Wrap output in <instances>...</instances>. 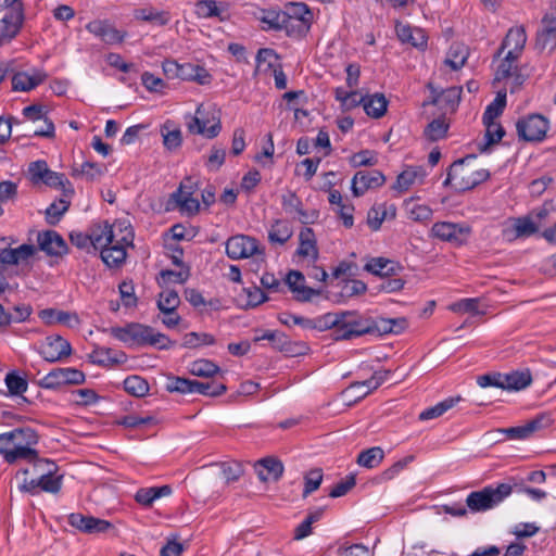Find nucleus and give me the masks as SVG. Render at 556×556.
Here are the masks:
<instances>
[{
	"instance_id": "nucleus-1",
	"label": "nucleus",
	"mask_w": 556,
	"mask_h": 556,
	"mask_svg": "<svg viewBox=\"0 0 556 556\" xmlns=\"http://www.w3.org/2000/svg\"><path fill=\"white\" fill-rule=\"evenodd\" d=\"M110 334L128 345L157 346L160 350L170 349L176 344L166 334L155 332L150 326L139 323H128L124 327H111Z\"/></svg>"
},
{
	"instance_id": "nucleus-2",
	"label": "nucleus",
	"mask_w": 556,
	"mask_h": 556,
	"mask_svg": "<svg viewBox=\"0 0 556 556\" xmlns=\"http://www.w3.org/2000/svg\"><path fill=\"white\" fill-rule=\"evenodd\" d=\"M476 160L475 154H469L455 161L447 170L444 186H452L456 191L471 190L490 177L486 169H477L471 162Z\"/></svg>"
},
{
	"instance_id": "nucleus-3",
	"label": "nucleus",
	"mask_w": 556,
	"mask_h": 556,
	"mask_svg": "<svg viewBox=\"0 0 556 556\" xmlns=\"http://www.w3.org/2000/svg\"><path fill=\"white\" fill-rule=\"evenodd\" d=\"M364 334H377L376 319L365 317L356 311L339 312V326L332 339L351 340Z\"/></svg>"
},
{
	"instance_id": "nucleus-4",
	"label": "nucleus",
	"mask_w": 556,
	"mask_h": 556,
	"mask_svg": "<svg viewBox=\"0 0 556 556\" xmlns=\"http://www.w3.org/2000/svg\"><path fill=\"white\" fill-rule=\"evenodd\" d=\"M511 492L513 486L508 483H501L496 488L485 486L468 494L466 504L471 511H485L498 505Z\"/></svg>"
},
{
	"instance_id": "nucleus-5",
	"label": "nucleus",
	"mask_w": 556,
	"mask_h": 556,
	"mask_svg": "<svg viewBox=\"0 0 556 556\" xmlns=\"http://www.w3.org/2000/svg\"><path fill=\"white\" fill-rule=\"evenodd\" d=\"M93 240L99 249H106L111 245L127 247L132 243L134 233L127 227L123 228L122 224L110 225L105 222L103 225L93 227Z\"/></svg>"
},
{
	"instance_id": "nucleus-6",
	"label": "nucleus",
	"mask_w": 556,
	"mask_h": 556,
	"mask_svg": "<svg viewBox=\"0 0 556 556\" xmlns=\"http://www.w3.org/2000/svg\"><path fill=\"white\" fill-rule=\"evenodd\" d=\"M190 121L187 124L191 134L202 135L208 139L217 137L222 130L220 118L215 112L210 113L203 104L197 108L194 116L188 115Z\"/></svg>"
},
{
	"instance_id": "nucleus-7",
	"label": "nucleus",
	"mask_w": 556,
	"mask_h": 556,
	"mask_svg": "<svg viewBox=\"0 0 556 556\" xmlns=\"http://www.w3.org/2000/svg\"><path fill=\"white\" fill-rule=\"evenodd\" d=\"M549 121L541 114H529L516 123L517 135L527 142H541L545 139Z\"/></svg>"
},
{
	"instance_id": "nucleus-8",
	"label": "nucleus",
	"mask_w": 556,
	"mask_h": 556,
	"mask_svg": "<svg viewBox=\"0 0 556 556\" xmlns=\"http://www.w3.org/2000/svg\"><path fill=\"white\" fill-rule=\"evenodd\" d=\"M10 439L12 441V450H25V455L16 456V462L25 460L30 464L39 459V453L35 446L39 442V435L36 430L30 427H21L10 431Z\"/></svg>"
},
{
	"instance_id": "nucleus-9",
	"label": "nucleus",
	"mask_w": 556,
	"mask_h": 556,
	"mask_svg": "<svg viewBox=\"0 0 556 556\" xmlns=\"http://www.w3.org/2000/svg\"><path fill=\"white\" fill-rule=\"evenodd\" d=\"M431 233L441 241L462 247L468 242L472 228L465 223L438 222L433 224Z\"/></svg>"
},
{
	"instance_id": "nucleus-10",
	"label": "nucleus",
	"mask_w": 556,
	"mask_h": 556,
	"mask_svg": "<svg viewBox=\"0 0 556 556\" xmlns=\"http://www.w3.org/2000/svg\"><path fill=\"white\" fill-rule=\"evenodd\" d=\"M85 379V374L76 368H54L39 380V386L53 390L67 384H81Z\"/></svg>"
},
{
	"instance_id": "nucleus-11",
	"label": "nucleus",
	"mask_w": 556,
	"mask_h": 556,
	"mask_svg": "<svg viewBox=\"0 0 556 556\" xmlns=\"http://www.w3.org/2000/svg\"><path fill=\"white\" fill-rule=\"evenodd\" d=\"M226 254L231 260L249 258L255 254H262L258 241L247 235H236L225 242Z\"/></svg>"
},
{
	"instance_id": "nucleus-12",
	"label": "nucleus",
	"mask_w": 556,
	"mask_h": 556,
	"mask_svg": "<svg viewBox=\"0 0 556 556\" xmlns=\"http://www.w3.org/2000/svg\"><path fill=\"white\" fill-rule=\"evenodd\" d=\"M34 469L39 473L37 484L40 489L49 493H58L62 486V476H54L58 467L54 462L47 458H39L33 463Z\"/></svg>"
},
{
	"instance_id": "nucleus-13",
	"label": "nucleus",
	"mask_w": 556,
	"mask_h": 556,
	"mask_svg": "<svg viewBox=\"0 0 556 556\" xmlns=\"http://www.w3.org/2000/svg\"><path fill=\"white\" fill-rule=\"evenodd\" d=\"M553 422L549 413H542L529 420L526 425L497 429V432L506 434L510 440H523L531 437L535 431L548 427Z\"/></svg>"
},
{
	"instance_id": "nucleus-14",
	"label": "nucleus",
	"mask_w": 556,
	"mask_h": 556,
	"mask_svg": "<svg viewBox=\"0 0 556 556\" xmlns=\"http://www.w3.org/2000/svg\"><path fill=\"white\" fill-rule=\"evenodd\" d=\"M23 115L31 122L43 121L45 128H36L29 130L26 136L28 137H45L53 138L55 135V128L53 122L47 116L46 106L42 104H31L23 109Z\"/></svg>"
},
{
	"instance_id": "nucleus-15",
	"label": "nucleus",
	"mask_w": 556,
	"mask_h": 556,
	"mask_svg": "<svg viewBox=\"0 0 556 556\" xmlns=\"http://www.w3.org/2000/svg\"><path fill=\"white\" fill-rule=\"evenodd\" d=\"M386 182V176L378 169L358 170L352 178V192L354 197H361L370 189L381 187Z\"/></svg>"
},
{
	"instance_id": "nucleus-16",
	"label": "nucleus",
	"mask_w": 556,
	"mask_h": 556,
	"mask_svg": "<svg viewBox=\"0 0 556 556\" xmlns=\"http://www.w3.org/2000/svg\"><path fill=\"white\" fill-rule=\"evenodd\" d=\"M285 282L294 294V300L301 303L309 302L314 296L321 293V290L306 286L305 277L299 270H290L286 276Z\"/></svg>"
},
{
	"instance_id": "nucleus-17",
	"label": "nucleus",
	"mask_w": 556,
	"mask_h": 556,
	"mask_svg": "<svg viewBox=\"0 0 556 556\" xmlns=\"http://www.w3.org/2000/svg\"><path fill=\"white\" fill-rule=\"evenodd\" d=\"M86 29L105 45L122 43L127 35L126 31L116 29L106 20H93L86 25Z\"/></svg>"
},
{
	"instance_id": "nucleus-18",
	"label": "nucleus",
	"mask_w": 556,
	"mask_h": 556,
	"mask_svg": "<svg viewBox=\"0 0 556 556\" xmlns=\"http://www.w3.org/2000/svg\"><path fill=\"white\" fill-rule=\"evenodd\" d=\"M24 22V13L15 10L0 14V43L10 42L20 33Z\"/></svg>"
},
{
	"instance_id": "nucleus-19",
	"label": "nucleus",
	"mask_w": 556,
	"mask_h": 556,
	"mask_svg": "<svg viewBox=\"0 0 556 556\" xmlns=\"http://www.w3.org/2000/svg\"><path fill=\"white\" fill-rule=\"evenodd\" d=\"M68 523L85 533H103L111 529V522L92 516L74 513L68 516Z\"/></svg>"
},
{
	"instance_id": "nucleus-20",
	"label": "nucleus",
	"mask_w": 556,
	"mask_h": 556,
	"mask_svg": "<svg viewBox=\"0 0 556 556\" xmlns=\"http://www.w3.org/2000/svg\"><path fill=\"white\" fill-rule=\"evenodd\" d=\"M527 42V34L523 26L510 28L502 41L496 56H500L506 49L509 56H520Z\"/></svg>"
},
{
	"instance_id": "nucleus-21",
	"label": "nucleus",
	"mask_w": 556,
	"mask_h": 556,
	"mask_svg": "<svg viewBox=\"0 0 556 556\" xmlns=\"http://www.w3.org/2000/svg\"><path fill=\"white\" fill-rule=\"evenodd\" d=\"M72 353L71 344L61 336H50L46 339L41 355L49 363H55Z\"/></svg>"
},
{
	"instance_id": "nucleus-22",
	"label": "nucleus",
	"mask_w": 556,
	"mask_h": 556,
	"mask_svg": "<svg viewBox=\"0 0 556 556\" xmlns=\"http://www.w3.org/2000/svg\"><path fill=\"white\" fill-rule=\"evenodd\" d=\"M39 249L50 256H62L68 248L64 239L55 230H46L38 235Z\"/></svg>"
},
{
	"instance_id": "nucleus-23",
	"label": "nucleus",
	"mask_w": 556,
	"mask_h": 556,
	"mask_svg": "<svg viewBox=\"0 0 556 556\" xmlns=\"http://www.w3.org/2000/svg\"><path fill=\"white\" fill-rule=\"evenodd\" d=\"M36 253L33 244H22L18 248H4L0 250V267L5 270L8 266L26 262Z\"/></svg>"
},
{
	"instance_id": "nucleus-24",
	"label": "nucleus",
	"mask_w": 556,
	"mask_h": 556,
	"mask_svg": "<svg viewBox=\"0 0 556 556\" xmlns=\"http://www.w3.org/2000/svg\"><path fill=\"white\" fill-rule=\"evenodd\" d=\"M46 79L47 74L42 71L34 70L31 74L17 72L12 76V89L27 92L41 85Z\"/></svg>"
},
{
	"instance_id": "nucleus-25",
	"label": "nucleus",
	"mask_w": 556,
	"mask_h": 556,
	"mask_svg": "<svg viewBox=\"0 0 556 556\" xmlns=\"http://www.w3.org/2000/svg\"><path fill=\"white\" fill-rule=\"evenodd\" d=\"M538 231V226L528 216L514 218L513 223L503 229V237L513 241L521 237H530Z\"/></svg>"
},
{
	"instance_id": "nucleus-26",
	"label": "nucleus",
	"mask_w": 556,
	"mask_h": 556,
	"mask_svg": "<svg viewBox=\"0 0 556 556\" xmlns=\"http://www.w3.org/2000/svg\"><path fill=\"white\" fill-rule=\"evenodd\" d=\"M395 30L402 42L409 43L419 49L427 47L428 37L424 29L399 23L395 26Z\"/></svg>"
},
{
	"instance_id": "nucleus-27",
	"label": "nucleus",
	"mask_w": 556,
	"mask_h": 556,
	"mask_svg": "<svg viewBox=\"0 0 556 556\" xmlns=\"http://www.w3.org/2000/svg\"><path fill=\"white\" fill-rule=\"evenodd\" d=\"M89 357L93 364L105 367L124 364L127 361V355L123 351L110 348H97Z\"/></svg>"
},
{
	"instance_id": "nucleus-28",
	"label": "nucleus",
	"mask_w": 556,
	"mask_h": 556,
	"mask_svg": "<svg viewBox=\"0 0 556 556\" xmlns=\"http://www.w3.org/2000/svg\"><path fill=\"white\" fill-rule=\"evenodd\" d=\"M255 469L261 481H268L269 479L278 481L283 473V465L280 460L274 457H265L260 459Z\"/></svg>"
},
{
	"instance_id": "nucleus-29",
	"label": "nucleus",
	"mask_w": 556,
	"mask_h": 556,
	"mask_svg": "<svg viewBox=\"0 0 556 556\" xmlns=\"http://www.w3.org/2000/svg\"><path fill=\"white\" fill-rule=\"evenodd\" d=\"M428 88L432 94L431 100L428 102L430 104H444L445 108L454 111L460 101L462 87H451L441 92H438L432 84H428Z\"/></svg>"
},
{
	"instance_id": "nucleus-30",
	"label": "nucleus",
	"mask_w": 556,
	"mask_h": 556,
	"mask_svg": "<svg viewBox=\"0 0 556 556\" xmlns=\"http://www.w3.org/2000/svg\"><path fill=\"white\" fill-rule=\"evenodd\" d=\"M402 269L397 262L384 257H374L365 265V270L380 277L395 276Z\"/></svg>"
},
{
	"instance_id": "nucleus-31",
	"label": "nucleus",
	"mask_w": 556,
	"mask_h": 556,
	"mask_svg": "<svg viewBox=\"0 0 556 556\" xmlns=\"http://www.w3.org/2000/svg\"><path fill=\"white\" fill-rule=\"evenodd\" d=\"M39 317L48 325L63 324L68 327L79 324L78 316L75 313L58 311L54 308H46L39 313Z\"/></svg>"
},
{
	"instance_id": "nucleus-32",
	"label": "nucleus",
	"mask_w": 556,
	"mask_h": 556,
	"mask_svg": "<svg viewBox=\"0 0 556 556\" xmlns=\"http://www.w3.org/2000/svg\"><path fill=\"white\" fill-rule=\"evenodd\" d=\"M426 176V172L422 167H408L403 170L396 178L393 189L400 192L407 191L416 180L422 181Z\"/></svg>"
},
{
	"instance_id": "nucleus-33",
	"label": "nucleus",
	"mask_w": 556,
	"mask_h": 556,
	"mask_svg": "<svg viewBox=\"0 0 556 556\" xmlns=\"http://www.w3.org/2000/svg\"><path fill=\"white\" fill-rule=\"evenodd\" d=\"M170 494L172 488L169 485L141 488L137 491L135 500L140 505L148 507L151 506L155 500Z\"/></svg>"
},
{
	"instance_id": "nucleus-34",
	"label": "nucleus",
	"mask_w": 556,
	"mask_h": 556,
	"mask_svg": "<svg viewBox=\"0 0 556 556\" xmlns=\"http://www.w3.org/2000/svg\"><path fill=\"white\" fill-rule=\"evenodd\" d=\"M299 241L298 254L304 257L312 256L314 260H317L318 249L314 230L309 227L303 228L300 231Z\"/></svg>"
},
{
	"instance_id": "nucleus-35",
	"label": "nucleus",
	"mask_w": 556,
	"mask_h": 556,
	"mask_svg": "<svg viewBox=\"0 0 556 556\" xmlns=\"http://www.w3.org/2000/svg\"><path fill=\"white\" fill-rule=\"evenodd\" d=\"M483 124L485 126L484 142L478 144L481 153L486 152L490 146L500 142L505 135V129L500 123L483 121Z\"/></svg>"
},
{
	"instance_id": "nucleus-36",
	"label": "nucleus",
	"mask_w": 556,
	"mask_h": 556,
	"mask_svg": "<svg viewBox=\"0 0 556 556\" xmlns=\"http://www.w3.org/2000/svg\"><path fill=\"white\" fill-rule=\"evenodd\" d=\"M469 56V48L459 42H454L448 51L444 63L450 66L453 71L462 68Z\"/></svg>"
},
{
	"instance_id": "nucleus-37",
	"label": "nucleus",
	"mask_w": 556,
	"mask_h": 556,
	"mask_svg": "<svg viewBox=\"0 0 556 556\" xmlns=\"http://www.w3.org/2000/svg\"><path fill=\"white\" fill-rule=\"evenodd\" d=\"M531 382L532 376L529 369L504 374L503 390L519 391L529 387Z\"/></svg>"
},
{
	"instance_id": "nucleus-38",
	"label": "nucleus",
	"mask_w": 556,
	"mask_h": 556,
	"mask_svg": "<svg viewBox=\"0 0 556 556\" xmlns=\"http://www.w3.org/2000/svg\"><path fill=\"white\" fill-rule=\"evenodd\" d=\"M408 326L407 319L404 317L400 318H377L376 330L378 336L388 333H401Z\"/></svg>"
},
{
	"instance_id": "nucleus-39",
	"label": "nucleus",
	"mask_w": 556,
	"mask_h": 556,
	"mask_svg": "<svg viewBox=\"0 0 556 556\" xmlns=\"http://www.w3.org/2000/svg\"><path fill=\"white\" fill-rule=\"evenodd\" d=\"M388 108V100L382 93H375L372 96H366L364 102V111L367 115L374 118H380L384 115Z\"/></svg>"
},
{
	"instance_id": "nucleus-40",
	"label": "nucleus",
	"mask_w": 556,
	"mask_h": 556,
	"mask_svg": "<svg viewBox=\"0 0 556 556\" xmlns=\"http://www.w3.org/2000/svg\"><path fill=\"white\" fill-rule=\"evenodd\" d=\"M460 400V396L445 399L442 402L435 404L434 406L424 409L419 414L418 418L421 421L438 418L445 414L448 409L453 408Z\"/></svg>"
},
{
	"instance_id": "nucleus-41",
	"label": "nucleus",
	"mask_w": 556,
	"mask_h": 556,
	"mask_svg": "<svg viewBox=\"0 0 556 556\" xmlns=\"http://www.w3.org/2000/svg\"><path fill=\"white\" fill-rule=\"evenodd\" d=\"M136 20L156 23L160 26L167 25L170 21V14L167 11H156L153 8H141L135 10Z\"/></svg>"
},
{
	"instance_id": "nucleus-42",
	"label": "nucleus",
	"mask_w": 556,
	"mask_h": 556,
	"mask_svg": "<svg viewBox=\"0 0 556 556\" xmlns=\"http://www.w3.org/2000/svg\"><path fill=\"white\" fill-rule=\"evenodd\" d=\"M99 250L102 261L111 268L121 266L126 260V247L111 245Z\"/></svg>"
},
{
	"instance_id": "nucleus-43",
	"label": "nucleus",
	"mask_w": 556,
	"mask_h": 556,
	"mask_svg": "<svg viewBox=\"0 0 556 556\" xmlns=\"http://www.w3.org/2000/svg\"><path fill=\"white\" fill-rule=\"evenodd\" d=\"M534 49L539 53L551 55L556 50V33L538 29L535 34Z\"/></svg>"
},
{
	"instance_id": "nucleus-44",
	"label": "nucleus",
	"mask_w": 556,
	"mask_h": 556,
	"mask_svg": "<svg viewBox=\"0 0 556 556\" xmlns=\"http://www.w3.org/2000/svg\"><path fill=\"white\" fill-rule=\"evenodd\" d=\"M70 198H63L59 199L58 201L51 203L45 214H46V222L51 225L55 226L61 220L62 216L68 211L71 202L68 200Z\"/></svg>"
},
{
	"instance_id": "nucleus-45",
	"label": "nucleus",
	"mask_w": 556,
	"mask_h": 556,
	"mask_svg": "<svg viewBox=\"0 0 556 556\" xmlns=\"http://www.w3.org/2000/svg\"><path fill=\"white\" fill-rule=\"evenodd\" d=\"M384 458V452L380 446H374L362 451L356 463L365 468L371 469L381 464Z\"/></svg>"
},
{
	"instance_id": "nucleus-46",
	"label": "nucleus",
	"mask_w": 556,
	"mask_h": 556,
	"mask_svg": "<svg viewBox=\"0 0 556 556\" xmlns=\"http://www.w3.org/2000/svg\"><path fill=\"white\" fill-rule=\"evenodd\" d=\"M42 182L49 187L61 188L65 198H71L74 194V189L64 174L49 169Z\"/></svg>"
},
{
	"instance_id": "nucleus-47",
	"label": "nucleus",
	"mask_w": 556,
	"mask_h": 556,
	"mask_svg": "<svg viewBox=\"0 0 556 556\" xmlns=\"http://www.w3.org/2000/svg\"><path fill=\"white\" fill-rule=\"evenodd\" d=\"M339 326V312L326 313L316 318H309V325L307 329H314L318 331H326L332 329L336 332Z\"/></svg>"
},
{
	"instance_id": "nucleus-48",
	"label": "nucleus",
	"mask_w": 556,
	"mask_h": 556,
	"mask_svg": "<svg viewBox=\"0 0 556 556\" xmlns=\"http://www.w3.org/2000/svg\"><path fill=\"white\" fill-rule=\"evenodd\" d=\"M292 237V230L286 220L277 219L268 231L270 243L285 244Z\"/></svg>"
},
{
	"instance_id": "nucleus-49",
	"label": "nucleus",
	"mask_w": 556,
	"mask_h": 556,
	"mask_svg": "<svg viewBox=\"0 0 556 556\" xmlns=\"http://www.w3.org/2000/svg\"><path fill=\"white\" fill-rule=\"evenodd\" d=\"M448 127L445 117L441 116L434 118L427 125L424 135L430 141H438L446 136Z\"/></svg>"
},
{
	"instance_id": "nucleus-50",
	"label": "nucleus",
	"mask_w": 556,
	"mask_h": 556,
	"mask_svg": "<svg viewBox=\"0 0 556 556\" xmlns=\"http://www.w3.org/2000/svg\"><path fill=\"white\" fill-rule=\"evenodd\" d=\"M174 124L167 121L161 129L163 143L168 150H175L181 144V131L179 128L173 127Z\"/></svg>"
},
{
	"instance_id": "nucleus-51",
	"label": "nucleus",
	"mask_w": 556,
	"mask_h": 556,
	"mask_svg": "<svg viewBox=\"0 0 556 556\" xmlns=\"http://www.w3.org/2000/svg\"><path fill=\"white\" fill-rule=\"evenodd\" d=\"M215 343L214 336L206 332H189L184 336L182 346L188 349H197L202 345H212Z\"/></svg>"
},
{
	"instance_id": "nucleus-52",
	"label": "nucleus",
	"mask_w": 556,
	"mask_h": 556,
	"mask_svg": "<svg viewBox=\"0 0 556 556\" xmlns=\"http://www.w3.org/2000/svg\"><path fill=\"white\" fill-rule=\"evenodd\" d=\"M12 441L10 439V431L0 434V454L8 464H15L16 456L25 455L27 451L18 448L12 450Z\"/></svg>"
},
{
	"instance_id": "nucleus-53",
	"label": "nucleus",
	"mask_w": 556,
	"mask_h": 556,
	"mask_svg": "<svg viewBox=\"0 0 556 556\" xmlns=\"http://www.w3.org/2000/svg\"><path fill=\"white\" fill-rule=\"evenodd\" d=\"M124 389L127 393L141 397L149 392V383L139 376H129L124 380Z\"/></svg>"
},
{
	"instance_id": "nucleus-54",
	"label": "nucleus",
	"mask_w": 556,
	"mask_h": 556,
	"mask_svg": "<svg viewBox=\"0 0 556 556\" xmlns=\"http://www.w3.org/2000/svg\"><path fill=\"white\" fill-rule=\"evenodd\" d=\"M260 340H268L271 342L274 349L280 352H291V343L288 340V337L279 331H265L261 337H256L255 341Z\"/></svg>"
},
{
	"instance_id": "nucleus-55",
	"label": "nucleus",
	"mask_w": 556,
	"mask_h": 556,
	"mask_svg": "<svg viewBox=\"0 0 556 556\" xmlns=\"http://www.w3.org/2000/svg\"><path fill=\"white\" fill-rule=\"evenodd\" d=\"M180 300L177 291L175 290H165L160 293V298L157 301V307L164 314H173L177 306L179 305Z\"/></svg>"
},
{
	"instance_id": "nucleus-56",
	"label": "nucleus",
	"mask_w": 556,
	"mask_h": 556,
	"mask_svg": "<svg viewBox=\"0 0 556 556\" xmlns=\"http://www.w3.org/2000/svg\"><path fill=\"white\" fill-rule=\"evenodd\" d=\"M260 20L262 23L267 25L264 29L281 30V25L288 20V13L283 11L267 10L264 11V14Z\"/></svg>"
},
{
	"instance_id": "nucleus-57",
	"label": "nucleus",
	"mask_w": 556,
	"mask_h": 556,
	"mask_svg": "<svg viewBox=\"0 0 556 556\" xmlns=\"http://www.w3.org/2000/svg\"><path fill=\"white\" fill-rule=\"evenodd\" d=\"M190 374L198 377H213L219 371V367L211 361H194L189 369Z\"/></svg>"
},
{
	"instance_id": "nucleus-58",
	"label": "nucleus",
	"mask_w": 556,
	"mask_h": 556,
	"mask_svg": "<svg viewBox=\"0 0 556 556\" xmlns=\"http://www.w3.org/2000/svg\"><path fill=\"white\" fill-rule=\"evenodd\" d=\"M506 105V93L498 92L495 99L486 106L483 113V121H495L504 111Z\"/></svg>"
},
{
	"instance_id": "nucleus-59",
	"label": "nucleus",
	"mask_w": 556,
	"mask_h": 556,
	"mask_svg": "<svg viewBox=\"0 0 556 556\" xmlns=\"http://www.w3.org/2000/svg\"><path fill=\"white\" fill-rule=\"evenodd\" d=\"M309 29L303 18H296L288 13V20L281 25V30H286L288 36H302Z\"/></svg>"
},
{
	"instance_id": "nucleus-60",
	"label": "nucleus",
	"mask_w": 556,
	"mask_h": 556,
	"mask_svg": "<svg viewBox=\"0 0 556 556\" xmlns=\"http://www.w3.org/2000/svg\"><path fill=\"white\" fill-rule=\"evenodd\" d=\"M341 296L352 298L366 292L367 286L362 280L357 279H343L341 282Z\"/></svg>"
},
{
	"instance_id": "nucleus-61",
	"label": "nucleus",
	"mask_w": 556,
	"mask_h": 556,
	"mask_svg": "<svg viewBox=\"0 0 556 556\" xmlns=\"http://www.w3.org/2000/svg\"><path fill=\"white\" fill-rule=\"evenodd\" d=\"M70 240L71 243L78 249H84L89 252L92 248L94 251H98V245L93 240V228L91 229L90 235L80 231H73L70 233Z\"/></svg>"
},
{
	"instance_id": "nucleus-62",
	"label": "nucleus",
	"mask_w": 556,
	"mask_h": 556,
	"mask_svg": "<svg viewBox=\"0 0 556 556\" xmlns=\"http://www.w3.org/2000/svg\"><path fill=\"white\" fill-rule=\"evenodd\" d=\"M223 478L227 483L235 482L240 479L244 470L238 462H225L220 464Z\"/></svg>"
},
{
	"instance_id": "nucleus-63",
	"label": "nucleus",
	"mask_w": 556,
	"mask_h": 556,
	"mask_svg": "<svg viewBox=\"0 0 556 556\" xmlns=\"http://www.w3.org/2000/svg\"><path fill=\"white\" fill-rule=\"evenodd\" d=\"M5 384L11 395H21L28 387L27 381L15 372H9L5 376Z\"/></svg>"
},
{
	"instance_id": "nucleus-64",
	"label": "nucleus",
	"mask_w": 556,
	"mask_h": 556,
	"mask_svg": "<svg viewBox=\"0 0 556 556\" xmlns=\"http://www.w3.org/2000/svg\"><path fill=\"white\" fill-rule=\"evenodd\" d=\"M519 58L520 56H509V53L507 52L496 70L495 78L497 80H502L510 77L513 72L517 70V65L515 63Z\"/></svg>"
}]
</instances>
